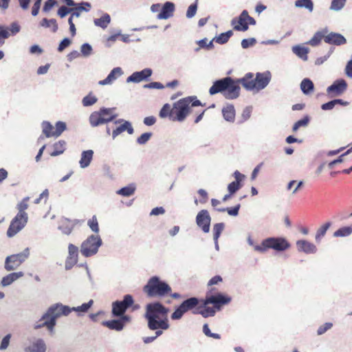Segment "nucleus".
Here are the masks:
<instances>
[{
	"mask_svg": "<svg viewBox=\"0 0 352 352\" xmlns=\"http://www.w3.org/2000/svg\"><path fill=\"white\" fill-rule=\"evenodd\" d=\"M87 225L89 226V228L94 232H95V233L99 232L98 222L97 218L95 215L93 216L92 218L88 221Z\"/></svg>",
	"mask_w": 352,
	"mask_h": 352,
	"instance_id": "obj_57",
	"label": "nucleus"
},
{
	"mask_svg": "<svg viewBox=\"0 0 352 352\" xmlns=\"http://www.w3.org/2000/svg\"><path fill=\"white\" fill-rule=\"evenodd\" d=\"M201 304L197 309L192 311V314H200L204 318H208L214 316L217 312V310L213 307H208L209 304L206 303V298L201 300Z\"/></svg>",
	"mask_w": 352,
	"mask_h": 352,
	"instance_id": "obj_16",
	"label": "nucleus"
},
{
	"mask_svg": "<svg viewBox=\"0 0 352 352\" xmlns=\"http://www.w3.org/2000/svg\"><path fill=\"white\" fill-rule=\"evenodd\" d=\"M117 117V115L111 116L109 118L102 116L98 111H94L91 113L89 120L90 125L96 127L113 120Z\"/></svg>",
	"mask_w": 352,
	"mask_h": 352,
	"instance_id": "obj_17",
	"label": "nucleus"
},
{
	"mask_svg": "<svg viewBox=\"0 0 352 352\" xmlns=\"http://www.w3.org/2000/svg\"><path fill=\"white\" fill-rule=\"evenodd\" d=\"M111 21V17L109 14H104L100 19H94V24L96 26H99L103 29L106 28Z\"/></svg>",
	"mask_w": 352,
	"mask_h": 352,
	"instance_id": "obj_42",
	"label": "nucleus"
},
{
	"mask_svg": "<svg viewBox=\"0 0 352 352\" xmlns=\"http://www.w3.org/2000/svg\"><path fill=\"white\" fill-rule=\"evenodd\" d=\"M65 147L66 142L65 140H59L58 142L54 144V151L51 153V155L54 157L62 154L65 151Z\"/></svg>",
	"mask_w": 352,
	"mask_h": 352,
	"instance_id": "obj_40",
	"label": "nucleus"
},
{
	"mask_svg": "<svg viewBox=\"0 0 352 352\" xmlns=\"http://www.w3.org/2000/svg\"><path fill=\"white\" fill-rule=\"evenodd\" d=\"M92 47L89 43H84L80 47V52L85 57H88L92 54Z\"/></svg>",
	"mask_w": 352,
	"mask_h": 352,
	"instance_id": "obj_59",
	"label": "nucleus"
},
{
	"mask_svg": "<svg viewBox=\"0 0 352 352\" xmlns=\"http://www.w3.org/2000/svg\"><path fill=\"white\" fill-rule=\"evenodd\" d=\"M153 74V71L150 68H145L140 72H135L129 76L126 82L127 83L134 82L138 83L141 81L147 80Z\"/></svg>",
	"mask_w": 352,
	"mask_h": 352,
	"instance_id": "obj_15",
	"label": "nucleus"
},
{
	"mask_svg": "<svg viewBox=\"0 0 352 352\" xmlns=\"http://www.w3.org/2000/svg\"><path fill=\"white\" fill-rule=\"evenodd\" d=\"M102 245L100 236L98 234H91L81 243L80 252L85 257H90L98 253Z\"/></svg>",
	"mask_w": 352,
	"mask_h": 352,
	"instance_id": "obj_6",
	"label": "nucleus"
},
{
	"mask_svg": "<svg viewBox=\"0 0 352 352\" xmlns=\"http://www.w3.org/2000/svg\"><path fill=\"white\" fill-rule=\"evenodd\" d=\"M225 224L223 223H217L214 224L212 228L213 239H219L221 234L224 230Z\"/></svg>",
	"mask_w": 352,
	"mask_h": 352,
	"instance_id": "obj_49",
	"label": "nucleus"
},
{
	"mask_svg": "<svg viewBox=\"0 0 352 352\" xmlns=\"http://www.w3.org/2000/svg\"><path fill=\"white\" fill-rule=\"evenodd\" d=\"M126 131L129 135L134 133V129L131 122H124L112 131V138L115 140L122 133Z\"/></svg>",
	"mask_w": 352,
	"mask_h": 352,
	"instance_id": "obj_24",
	"label": "nucleus"
},
{
	"mask_svg": "<svg viewBox=\"0 0 352 352\" xmlns=\"http://www.w3.org/2000/svg\"><path fill=\"white\" fill-rule=\"evenodd\" d=\"M309 122V118L308 116H305L302 119L295 122L292 127L294 132H296L300 127L307 126Z\"/></svg>",
	"mask_w": 352,
	"mask_h": 352,
	"instance_id": "obj_55",
	"label": "nucleus"
},
{
	"mask_svg": "<svg viewBox=\"0 0 352 352\" xmlns=\"http://www.w3.org/2000/svg\"><path fill=\"white\" fill-rule=\"evenodd\" d=\"M124 74L122 69L120 67H114L104 80H100L98 85L104 86L112 85L119 77Z\"/></svg>",
	"mask_w": 352,
	"mask_h": 352,
	"instance_id": "obj_21",
	"label": "nucleus"
},
{
	"mask_svg": "<svg viewBox=\"0 0 352 352\" xmlns=\"http://www.w3.org/2000/svg\"><path fill=\"white\" fill-rule=\"evenodd\" d=\"M135 189L136 188L135 184H131L121 188L116 192V193L123 197H130L135 193Z\"/></svg>",
	"mask_w": 352,
	"mask_h": 352,
	"instance_id": "obj_37",
	"label": "nucleus"
},
{
	"mask_svg": "<svg viewBox=\"0 0 352 352\" xmlns=\"http://www.w3.org/2000/svg\"><path fill=\"white\" fill-rule=\"evenodd\" d=\"M241 205L237 204L234 207L232 208H217V210L219 212H225L226 211L229 215L236 217L239 214V211L240 209Z\"/></svg>",
	"mask_w": 352,
	"mask_h": 352,
	"instance_id": "obj_54",
	"label": "nucleus"
},
{
	"mask_svg": "<svg viewBox=\"0 0 352 352\" xmlns=\"http://www.w3.org/2000/svg\"><path fill=\"white\" fill-rule=\"evenodd\" d=\"M294 6L298 8H305L309 12H312L314 10V3L312 0H296Z\"/></svg>",
	"mask_w": 352,
	"mask_h": 352,
	"instance_id": "obj_36",
	"label": "nucleus"
},
{
	"mask_svg": "<svg viewBox=\"0 0 352 352\" xmlns=\"http://www.w3.org/2000/svg\"><path fill=\"white\" fill-rule=\"evenodd\" d=\"M28 217H22L21 214H17L11 221L10 226L7 230V236L10 238L14 236L19 232L27 224Z\"/></svg>",
	"mask_w": 352,
	"mask_h": 352,
	"instance_id": "obj_10",
	"label": "nucleus"
},
{
	"mask_svg": "<svg viewBox=\"0 0 352 352\" xmlns=\"http://www.w3.org/2000/svg\"><path fill=\"white\" fill-rule=\"evenodd\" d=\"M298 250L306 254H314L317 251L316 246L305 240H299L296 243Z\"/></svg>",
	"mask_w": 352,
	"mask_h": 352,
	"instance_id": "obj_25",
	"label": "nucleus"
},
{
	"mask_svg": "<svg viewBox=\"0 0 352 352\" xmlns=\"http://www.w3.org/2000/svg\"><path fill=\"white\" fill-rule=\"evenodd\" d=\"M148 297H162L171 292V287L158 276H152L143 288Z\"/></svg>",
	"mask_w": 352,
	"mask_h": 352,
	"instance_id": "obj_4",
	"label": "nucleus"
},
{
	"mask_svg": "<svg viewBox=\"0 0 352 352\" xmlns=\"http://www.w3.org/2000/svg\"><path fill=\"white\" fill-rule=\"evenodd\" d=\"M134 300L131 294L124 295L122 300H116L112 302L111 314L114 316H122L133 305Z\"/></svg>",
	"mask_w": 352,
	"mask_h": 352,
	"instance_id": "obj_8",
	"label": "nucleus"
},
{
	"mask_svg": "<svg viewBox=\"0 0 352 352\" xmlns=\"http://www.w3.org/2000/svg\"><path fill=\"white\" fill-rule=\"evenodd\" d=\"M168 312V309L159 302L147 304L144 317L147 320L149 329H168L169 328Z\"/></svg>",
	"mask_w": 352,
	"mask_h": 352,
	"instance_id": "obj_1",
	"label": "nucleus"
},
{
	"mask_svg": "<svg viewBox=\"0 0 352 352\" xmlns=\"http://www.w3.org/2000/svg\"><path fill=\"white\" fill-rule=\"evenodd\" d=\"M346 1V0H332L330 10L336 12L341 10L344 8Z\"/></svg>",
	"mask_w": 352,
	"mask_h": 352,
	"instance_id": "obj_53",
	"label": "nucleus"
},
{
	"mask_svg": "<svg viewBox=\"0 0 352 352\" xmlns=\"http://www.w3.org/2000/svg\"><path fill=\"white\" fill-rule=\"evenodd\" d=\"M184 314L185 311H184L183 309H182V306L179 305L172 314L171 318L173 320H179L183 316Z\"/></svg>",
	"mask_w": 352,
	"mask_h": 352,
	"instance_id": "obj_63",
	"label": "nucleus"
},
{
	"mask_svg": "<svg viewBox=\"0 0 352 352\" xmlns=\"http://www.w3.org/2000/svg\"><path fill=\"white\" fill-rule=\"evenodd\" d=\"M30 256V248H25L21 252L8 256L5 259L4 268L10 272L16 270Z\"/></svg>",
	"mask_w": 352,
	"mask_h": 352,
	"instance_id": "obj_7",
	"label": "nucleus"
},
{
	"mask_svg": "<svg viewBox=\"0 0 352 352\" xmlns=\"http://www.w3.org/2000/svg\"><path fill=\"white\" fill-rule=\"evenodd\" d=\"M71 11H72L71 10V8H69L66 6H61L59 8V9L58 10V12H57V14L60 17V18H64L68 14H70L71 13Z\"/></svg>",
	"mask_w": 352,
	"mask_h": 352,
	"instance_id": "obj_64",
	"label": "nucleus"
},
{
	"mask_svg": "<svg viewBox=\"0 0 352 352\" xmlns=\"http://www.w3.org/2000/svg\"><path fill=\"white\" fill-rule=\"evenodd\" d=\"M241 188V184H237L236 182H232L228 186V190L230 195L234 194L236 191H238Z\"/></svg>",
	"mask_w": 352,
	"mask_h": 352,
	"instance_id": "obj_61",
	"label": "nucleus"
},
{
	"mask_svg": "<svg viewBox=\"0 0 352 352\" xmlns=\"http://www.w3.org/2000/svg\"><path fill=\"white\" fill-rule=\"evenodd\" d=\"M231 24L234 25V29L237 31H243L245 32L248 30V24L247 21H244L243 19L241 17L234 18Z\"/></svg>",
	"mask_w": 352,
	"mask_h": 352,
	"instance_id": "obj_32",
	"label": "nucleus"
},
{
	"mask_svg": "<svg viewBox=\"0 0 352 352\" xmlns=\"http://www.w3.org/2000/svg\"><path fill=\"white\" fill-rule=\"evenodd\" d=\"M223 118L230 122H233L235 118V109L232 104H226L222 109Z\"/></svg>",
	"mask_w": 352,
	"mask_h": 352,
	"instance_id": "obj_30",
	"label": "nucleus"
},
{
	"mask_svg": "<svg viewBox=\"0 0 352 352\" xmlns=\"http://www.w3.org/2000/svg\"><path fill=\"white\" fill-rule=\"evenodd\" d=\"M152 135V133L150 132L144 133L137 138L136 142L140 145H144L150 140Z\"/></svg>",
	"mask_w": 352,
	"mask_h": 352,
	"instance_id": "obj_56",
	"label": "nucleus"
},
{
	"mask_svg": "<svg viewBox=\"0 0 352 352\" xmlns=\"http://www.w3.org/2000/svg\"><path fill=\"white\" fill-rule=\"evenodd\" d=\"M175 4L170 1H166L161 8V12L157 14L158 19H167L173 16L175 11Z\"/></svg>",
	"mask_w": 352,
	"mask_h": 352,
	"instance_id": "obj_23",
	"label": "nucleus"
},
{
	"mask_svg": "<svg viewBox=\"0 0 352 352\" xmlns=\"http://www.w3.org/2000/svg\"><path fill=\"white\" fill-rule=\"evenodd\" d=\"M314 85L313 82L309 78H304L300 82V89L302 92L307 95L314 91Z\"/></svg>",
	"mask_w": 352,
	"mask_h": 352,
	"instance_id": "obj_34",
	"label": "nucleus"
},
{
	"mask_svg": "<svg viewBox=\"0 0 352 352\" xmlns=\"http://www.w3.org/2000/svg\"><path fill=\"white\" fill-rule=\"evenodd\" d=\"M97 101L98 98L90 93L82 98V104L84 107H90L96 103Z\"/></svg>",
	"mask_w": 352,
	"mask_h": 352,
	"instance_id": "obj_51",
	"label": "nucleus"
},
{
	"mask_svg": "<svg viewBox=\"0 0 352 352\" xmlns=\"http://www.w3.org/2000/svg\"><path fill=\"white\" fill-rule=\"evenodd\" d=\"M237 82L247 91L256 89V80L253 73L249 72L245 74L243 77L237 78Z\"/></svg>",
	"mask_w": 352,
	"mask_h": 352,
	"instance_id": "obj_19",
	"label": "nucleus"
},
{
	"mask_svg": "<svg viewBox=\"0 0 352 352\" xmlns=\"http://www.w3.org/2000/svg\"><path fill=\"white\" fill-rule=\"evenodd\" d=\"M94 151L92 150L84 151L81 153L80 160L79 161L80 167L85 168L88 167L93 159Z\"/></svg>",
	"mask_w": 352,
	"mask_h": 352,
	"instance_id": "obj_29",
	"label": "nucleus"
},
{
	"mask_svg": "<svg viewBox=\"0 0 352 352\" xmlns=\"http://www.w3.org/2000/svg\"><path fill=\"white\" fill-rule=\"evenodd\" d=\"M256 43V41L254 38H244L241 41V47L243 49H247L249 47L254 45Z\"/></svg>",
	"mask_w": 352,
	"mask_h": 352,
	"instance_id": "obj_62",
	"label": "nucleus"
},
{
	"mask_svg": "<svg viewBox=\"0 0 352 352\" xmlns=\"http://www.w3.org/2000/svg\"><path fill=\"white\" fill-rule=\"evenodd\" d=\"M291 247L289 241L284 237H268L262 241L261 245L254 246V250L264 253L268 249L283 252Z\"/></svg>",
	"mask_w": 352,
	"mask_h": 352,
	"instance_id": "obj_5",
	"label": "nucleus"
},
{
	"mask_svg": "<svg viewBox=\"0 0 352 352\" xmlns=\"http://www.w3.org/2000/svg\"><path fill=\"white\" fill-rule=\"evenodd\" d=\"M228 87L224 91V97L226 99L233 100L237 98L240 95V87L239 83L237 82V79L234 80L232 78V82L229 83Z\"/></svg>",
	"mask_w": 352,
	"mask_h": 352,
	"instance_id": "obj_20",
	"label": "nucleus"
},
{
	"mask_svg": "<svg viewBox=\"0 0 352 352\" xmlns=\"http://www.w3.org/2000/svg\"><path fill=\"white\" fill-rule=\"evenodd\" d=\"M67 129L66 123L62 121H58L55 124V131H54V137H59L62 133Z\"/></svg>",
	"mask_w": 352,
	"mask_h": 352,
	"instance_id": "obj_52",
	"label": "nucleus"
},
{
	"mask_svg": "<svg viewBox=\"0 0 352 352\" xmlns=\"http://www.w3.org/2000/svg\"><path fill=\"white\" fill-rule=\"evenodd\" d=\"M29 200V197H25L18 205L17 208L19 210V212L17 214H21L22 217H28L27 212H25V210L28 208V201Z\"/></svg>",
	"mask_w": 352,
	"mask_h": 352,
	"instance_id": "obj_48",
	"label": "nucleus"
},
{
	"mask_svg": "<svg viewBox=\"0 0 352 352\" xmlns=\"http://www.w3.org/2000/svg\"><path fill=\"white\" fill-rule=\"evenodd\" d=\"M46 346L45 342L38 339L31 346L25 349L26 352H45Z\"/></svg>",
	"mask_w": 352,
	"mask_h": 352,
	"instance_id": "obj_31",
	"label": "nucleus"
},
{
	"mask_svg": "<svg viewBox=\"0 0 352 352\" xmlns=\"http://www.w3.org/2000/svg\"><path fill=\"white\" fill-rule=\"evenodd\" d=\"M197 3L191 4L188 8V10H187V12H186V17L188 19H191L193 16H195V15L196 14V12H197Z\"/></svg>",
	"mask_w": 352,
	"mask_h": 352,
	"instance_id": "obj_60",
	"label": "nucleus"
},
{
	"mask_svg": "<svg viewBox=\"0 0 352 352\" xmlns=\"http://www.w3.org/2000/svg\"><path fill=\"white\" fill-rule=\"evenodd\" d=\"M200 300L196 297H190L184 300L181 303L182 309L186 312L190 310H195L198 307L200 303Z\"/></svg>",
	"mask_w": 352,
	"mask_h": 352,
	"instance_id": "obj_26",
	"label": "nucleus"
},
{
	"mask_svg": "<svg viewBox=\"0 0 352 352\" xmlns=\"http://www.w3.org/2000/svg\"><path fill=\"white\" fill-rule=\"evenodd\" d=\"M232 82L231 77H225L221 79L217 80L213 82V85L209 89V94L210 95H214L218 93H221L224 96V91L228 87V86Z\"/></svg>",
	"mask_w": 352,
	"mask_h": 352,
	"instance_id": "obj_13",
	"label": "nucleus"
},
{
	"mask_svg": "<svg viewBox=\"0 0 352 352\" xmlns=\"http://www.w3.org/2000/svg\"><path fill=\"white\" fill-rule=\"evenodd\" d=\"M43 133L46 138L54 137V126L53 125L47 122L43 121L41 124Z\"/></svg>",
	"mask_w": 352,
	"mask_h": 352,
	"instance_id": "obj_43",
	"label": "nucleus"
},
{
	"mask_svg": "<svg viewBox=\"0 0 352 352\" xmlns=\"http://www.w3.org/2000/svg\"><path fill=\"white\" fill-rule=\"evenodd\" d=\"M331 225V222H327L318 230L317 233L316 234V241L317 242H319L321 238L324 236L326 232L330 228Z\"/></svg>",
	"mask_w": 352,
	"mask_h": 352,
	"instance_id": "obj_50",
	"label": "nucleus"
},
{
	"mask_svg": "<svg viewBox=\"0 0 352 352\" xmlns=\"http://www.w3.org/2000/svg\"><path fill=\"white\" fill-rule=\"evenodd\" d=\"M210 222L211 217L207 210H201L197 213L196 216V223L204 233L209 232Z\"/></svg>",
	"mask_w": 352,
	"mask_h": 352,
	"instance_id": "obj_11",
	"label": "nucleus"
},
{
	"mask_svg": "<svg viewBox=\"0 0 352 352\" xmlns=\"http://www.w3.org/2000/svg\"><path fill=\"white\" fill-rule=\"evenodd\" d=\"M103 325L108 327L110 329L116 330V331H121L123 329V324H122L121 321L119 319H114L111 320L105 321L103 322Z\"/></svg>",
	"mask_w": 352,
	"mask_h": 352,
	"instance_id": "obj_39",
	"label": "nucleus"
},
{
	"mask_svg": "<svg viewBox=\"0 0 352 352\" xmlns=\"http://www.w3.org/2000/svg\"><path fill=\"white\" fill-rule=\"evenodd\" d=\"M70 314V307L57 302L50 306L45 313L41 316V320H45L43 325L50 333H53L56 325V320L61 316H67Z\"/></svg>",
	"mask_w": 352,
	"mask_h": 352,
	"instance_id": "obj_2",
	"label": "nucleus"
},
{
	"mask_svg": "<svg viewBox=\"0 0 352 352\" xmlns=\"http://www.w3.org/2000/svg\"><path fill=\"white\" fill-rule=\"evenodd\" d=\"M10 35L7 28L0 25V47L5 43V39L8 38Z\"/></svg>",
	"mask_w": 352,
	"mask_h": 352,
	"instance_id": "obj_58",
	"label": "nucleus"
},
{
	"mask_svg": "<svg viewBox=\"0 0 352 352\" xmlns=\"http://www.w3.org/2000/svg\"><path fill=\"white\" fill-rule=\"evenodd\" d=\"M292 52L303 60H307L308 58L307 54L309 53V49L307 47L300 45H294L292 47Z\"/></svg>",
	"mask_w": 352,
	"mask_h": 352,
	"instance_id": "obj_33",
	"label": "nucleus"
},
{
	"mask_svg": "<svg viewBox=\"0 0 352 352\" xmlns=\"http://www.w3.org/2000/svg\"><path fill=\"white\" fill-rule=\"evenodd\" d=\"M74 226L71 224L69 219H65L61 221V224L58 226V230L62 232L63 234L69 235L73 230Z\"/></svg>",
	"mask_w": 352,
	"mask_h": 352,
	"instance_id": "obj_41",
	"label": "nucleus"
},
{
	"mask_svg": "<svg viewBox=\"0 0 352 352\" xmlns=\"http://www.w3.org/2000/svg\"><path fill=\"white\" fill-rule=\"evenodd\" d=\"M271 74L269 72L261 73L257 72L255 76L256 90L257 91L265 89L270 83Z\"/></svg>",
	"mask_w": 352,
	"mask_h": 352,
	"instance_id": "obj_18",
	"label": "nucleus"
},
{
	"mask_svg": "<svg viewBox=\"0 0 352 352\" xmlns=\"http://www.w3.org/2000/svg\"><path fill=\"white\" fill-rule=\"evenodd\" d=\"M327 29L325 28L322 31L317 32L314 36L311 38V39L308 42V44H309L311 46H316L318 45L322 38L324 39V34L327 33Z\"/></svg>",
	"mask_w": 352,
	"mask_h": 352,
	"instance_id": "obj_38",
	"label": "nucleus"
},
{
	"mask_svg": "<svg viewBox=\"0 0 352 352\" xmlns=\"http://www.w3.org/2000/svg\"><path fill=\"white\" fill-rule=\"evenodd\" d=\"M324 42L331 45H341L346 43V40L341 34L330 32L327 35L324 34Z\"/></svg>",
	"mask_w": 352,
	"mask_h": 352,
	"instance_id": "obj_22",
	"label": "nucleus"
},
{
	"mask_svg": "<svg viewBox=\"0 0 352 352\" xmlns=\"http://www.w3.org/2000/svg\"><path fill=\"white\" fill-rule=\"evenodd\" d=\"M233 32L232 30H228L226 32L220 34L218 36L213 38L219 44L226 43L229 38L232 36Z\"/></svg>",
	"mask_w": 352,
	"mask_h": 352,
	"instance_id": "obj_44",
	"label": "nucleus"
},
{
	"mask_svg": "<svg viewBox=\"0 0 352 352\" xmlns=\"http://www.w3.org/2000/svg\"><path fill=\"white\" fill-rule=\"evenodd\" d=\"M24 276V273L23 272H12L10 273L6 276L3 277L1 285L2 287H7L10 285L12 283L18 280L19 278L23 277Z\"/></svg>",
	"mask_w": 352,
	"mask_h": 352,
	"instance_id": "obj_27",
	"label": "nucleus"
},
{
	"mask_svg": "<svg viewBox=\"0 0 352 352\" xmlns=\"http://www.w3.org/2000/svg\"><path fill=\"white\" fill-rule=\"evenodd\" d=\"M352 233V228L350 226H345L340 228L333 233L335 237H344L348 236Z\"/></svg>",
	"mask_w": 352,
	"mask_h": 352,
	"instance_id": "obj_47",
	"label": "nucleus"
},
{
	"mask_svg": "<svg viewBox=\"0 0 352 352\" xmlns=\"http://www.w3.org/2000/svg\"><path fill=\"white\" fill-rule=\"evenodd\" d=\"M173 107L171 108L170 105L169 104H165L159 113V116L161 118H165L168 117L169 119L171 120V116H173Z\"/></svg>",
	"mask_w": 352,
	"mask_h": 352,
	"instance_id": "obj_45",
	"label": "nucleus"
},
{
	"mask_svg": "<svg viewBox=\"0 0 352 352\" xmlns=\"http://www.w3.org/2000/svg\"><path fill=\"white\" fill-rule=\"evenodd\" d=\"M205 298L206 303L213 305L217 311H219L223 305L230 303L232 300L230 296L220 292L214 295L208 292Z\"/></svg>",
	"mask_w": 352,
	"mask_h": 352,
	"instance_id": "obj_9",
	"label": "nucleus"
},
{
	"mask_svg": "<svg viewBox=\"0 0 352 352\" xmlns=\"http://www.w3.org/2000/svg\"><path fill=\"white\" fill-rule=\"evenodd\" d=\"M93 304H94V300H90L88 302L83 303L80 306L70 307V313L72 311L86 313L89 309V308L92 306Z\"/></svg>",
	"mask_w": 352,
	"mask_h": 352,
	"instance_id": "obj_46",
	"label": "nucleus"
},
{
	"mask_svg": "<svg viewBox=\"0 0 352 352\" xmlns=\"http://www.w3.org/2000/svg\"><path fill=\"white\" fill-rule=\"evenodd\" d=\"M40 26L45 28H52V31L53 32H56L58 30V26L56 19H48L47 18H44L40 22Z\"/></svg>",
	"mask_w": 352,
	"mask_h": 352,
	"instance_id": "obj_35",
	"label": "nucleus"
},
{
	"mask_svg": "<svg viewBox=\"0 0 352 352\" xmlns=\"http://www.w3.org/2000/svg\"><path fill=\"white\" fill-rule=\"evenodd\" d=\"M347 88V83L342 78L335 80L332 85L327 88L328 94H332L333 96H341Z\"/></svg>",
	"mask_w": 352,
	"mask_h": 352,
	"instance_id": "obj_14",
	"label": "nucleus"
},
{
	"mask_svg": "<svg viewBox=\"0 0 352 352\" xmlns=\"http://www.w3.org/2000/svg\"><path fill=\"white\" fill-rule=\"evenodd\" d=\"M78 248L72 243L68 245V255L65 263L66 270H71L78 261Z\"/></svg>",
	"mask_w": 352,
	"mask_h": 352,
	"instance_id": "obj_12",
	"label": "nucleus"
},
{
	"mask_svg": "<svg viewBox=\"0 0 352 352\" xmlns=\"http://www.w3.org/2000/svg\"><path fill=\"white\" fill-rule=\"evenodd\" d=\"M91 8V4L88 2H81L79 4H78L77 7L75 8H71V15L72 17L74 18H78L80 16L81 12L82 11L88 12L89 11Z\"/></svg>",
	"mask_w": 352,
	"mask_h": 352,
	"instance_id": "obj_28",
	"label": "nucleus"
},
{
	"mask_svg": "<svg viewBox=\"0 0 352 352\" xmlns=\"http://www.w3.org/2000/svg\"><path fill=\"white\" fill-rule=\"evenodd\" d=\"M202 105L196 96H188L182 98L173 104L174 116H171L172 121L184 122L190 113V107Z\"/></svg>",
	"mask_w": 352,
	"mask_h": 352,
	"instance_id": "obj_3",
	"label": "nucleus"
}]
</instances>
